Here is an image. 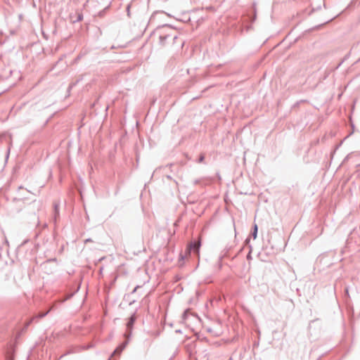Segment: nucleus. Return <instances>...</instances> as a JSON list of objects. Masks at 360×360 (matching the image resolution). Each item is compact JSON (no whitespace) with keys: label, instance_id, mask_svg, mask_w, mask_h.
Here are the masks:
<instances>
[{"label":"nucleus","instance_id":"16","mask_svg":"<svg viewBox=\"0 0 360 360\" xmlns=\"http://www.w3.org/2000/svg\"><path fill=\"white\" fill-rule=\"evenodd\" d=\"M129 8H130V6L128 5V6L127 8L128 15H129Z\"/></svg>","mask_w":360,"mask_h":360},{"label":"nucleus","instance_id":"9","mask_svg":"<svg viewBox=\"0 0 360 360\" xmlns=\"http://www.w3.org/2000/svg\"><path fill=\"white\" fill-rule=\"evenodd\" d=\"M82 20H83V15H82V13H78L77 16V18L73 20V22L75 23L77 22L82 21Z\"/></svg>","mask_w":360,"mask_h":360},{"label":"nucleus","instance_id":"8","mask_svg":"<svg viewBox=\"0 0 360 360\" xmlns=\"http://www.w3.org/2000/svg\"><path fill=\"white\" fill-rule=\"evenodd\" d=\"M79 287H77V290L75 292H72L70 294H68L65 297V298L63 300V302L66 301V300L70 299L79 290Z\"/></svg>","mask_w":360,"mask_h":360},{"label":"nucleus","instance_id":"23","mask_svg":"<svg viewBox=\"0 0 360 360\" xmlns=\"http://www.w3.org/2000/svg\"><path fill=\"white\" fill-rule=\"evenodd\" d=\"M22 186L18 187V190H20V189H22Z\"/></svg>","mask_w":360,"mask_h":360},{"label":"nucleus","instance_id":"24","mask_svg":"<svg viewBox=\"0 0 360 360\" xmlns=\"http://www.w3.org/2000/svg\"><path fill=\"white\" fill-rule=\"evenodd\" d=\"M51 260H53V261H56V259H49V260H48V262L51 261Z\"/></svg>","mask_w":360,"mask_h":360},{"label":"nucleus","instance_id":"10","mask_svg":"<svg viewBox=\"0 0 360 360\" xmlns=\"http://www.w3.org/2000/svg\"><path fill=\"white\" fill-rule=\"evenodd\" d=\"M79 82V79H77V81L74 82H72L70 85H69V87H68V91H70V90L73 88L75 86L77 85V84Z\"/></svg>","mask_w":360,"mask_h":360},{"label":"nucleus","instance_id":"4","mask_svg":"<svg viewBox=\"0 0 360 360\" xmlns=\"http://www.w3.org/2000/svg\"><path fill=\"white\" fill-rule=\"evenodd\" d=\"M60 203L57 202H54L53 203V220L54 223H56L57 219L59 217L60 211H59Z\"/></svg>","mask_w":360,"mask_h":360},{"label":"nucleus","instance_id":"13","mask_svg":"<svg viewBox=\"0 0 360 360\" xmlns=\"http://www.w3.org/2000/svg\"><path fill=\"white\" fill-rule=\"evenodd\" d=\"M171 37L172 38L173 44H175L176 39H178V36L177 35H172V34Z\"/></svg>","mask_w":360,"mask_h":360},{"label":"nucleus","instance_id":"15","mask_svg":"<svg viewBox=\"0 0 360 360\" xmlns=\"http://www.w3.org/2000/svg\"><path fill=\"white\" fill-rule=\"evenodd\" d=\"M91 241H92V240H91V238H87V239H86V240H84V243H89V242H91Z\"/></svg>","mask_w":360,"mask_h":360},{"label":"nucleus","instance_id":"21","mask_svg":"<svg viewBox=\"0 0 360 360\" xmlns=\"http://www.w3.org/2000/svg\"><path fill=\"white\" fill-rule=\"evenodd\" d=\"M138 287H139V286H136V287L134 288V290H133V292H134L136 290V289L138 288Z\"/></svg>","mask_w":360,"mask_h":360},{"label":"nucleus","instance_id":"22","mask_svg":"<svg viewBox=\"0 0 360 360\" xmlns=\"http://www.w3.org/2000/svg\"><path fill=\"white\" fill-rule=\"evenodd\" d=\"M181 259H184V256L181 255Z\"/></svg>","mask_w":360,"mask_h":360},{"label":"nucleus","instance_id":"12","mask_svg":"<svg viewBox=\"0 0 360 360\" xmlns=\"http://www.w3.org/2000/svg\"><path fill=\"white\" fill-rule=\"evenodd\" d=\"M350 155H351V154H348V155H347L344 158V160H343V161H342V164H344V163H345L346 162H347V161L349 160V158H350Z\"/></svg>","mask_w":360,"mask_h":360},{"label":"nucleus","instance_id":"14","mask_svg":"<svg viewBox=\"0 0 360 360\" xmlns=\"http://www.w3.org/2000/svg\"><path fill=\"white\" fill-rule=\"evenodd\" d=\"M252 259V257H251V249L250 250L248 255H247V259L249 260V259Z\"/></svg>","mask_w":360,"mask_h":360},{"label":"nucleus","instance_id":"26","mask_svg":"<svg viewBox=\"0 0 360 360\" xmlns=\"http://www.w3.org/2000/svg\"><path fill=\"white\" fill-rule=\"evenodd\" d=\"M198 180H196V181H195V184H198Z\"/></svg>","mask_w":360,"mask_h":360},{"label":"nucleus","instance_id":"1","mask_svg":"<svg viewBox=\"0 0 360 360\" xmlns=\"http://www.w3.org/2000/svg\"><path fill=\"white\" fill-rule=\"evenodd\" d=\"M136 320V311L133 313L131 316L129 318L128 321L127 323V331L124 334V337L126 339H130L131 334H132V330L134 328V323Z\"/></svg>","mask_w":360,"mask_h":360},{"label":"nucleus","instance_id":"5","mask_svg":"<svg viewBox=\"0 0 360 360\" xmlns=\"http://www.w3.org/2000/svg\"><path fill=\"white\" fill-rule=\"evenodd\" d=\"M172 37V34L166 33L161 34L159 37L160 44L162 46H165L166 44L167 40Z\"/></svg>","mask_w":360,"mask_h":360},{"label":"nucleus","instance_id":"2","mask_svg":"<svg viewBox=\"0 0 360 360\" xmlns=\"http://www.w3.org/2000/svg\"><path fill=\"white\" fill-rule=\"evenodd\" d=\"M200 247V242L193 241L188 245L187 251L188 252L193 251L194 252L197 253L199 252Z\"/></svg>","mask_w":360,"mask_h":360},{"label":"nucleus","instance_id":"17","mask_svg":"<svg viewBox=\"0 0 360 360\" xmlns=\"http://www.w3.org/2000/svg\"><path fill=\"white\" fill-rule=\"evenodd\" d=\"M163 27H167L169 29H171V26L168 25H164Z\"/></svg>","mask_w":360,"mask_h":360},{"label":"nucleus","instance_id":"7","mask_svg":"<svg viewBox=\"0 0 360 360\" xmlns=\"http://www.w3.org/2000/svg\"><path fill=\"white\" fill-rule=\"evenodd\" d=\"M257 231H258L257 225L256 224H255L253 226V231L252 232V236L253 237L254 239H255L257 238Z\"/></svg>","mask_w":360,"mask_h":360},{"label":"nucleus","instance_id":"11","mask_svg":"<svg viewBox=\"0 0 360 360\" xmlns=\"http://www.w3.org/2000/svg\"><path fill=\"white\" fill-rule=\"evenodd\" d=\"M205 155L203 154H201L198 158V162L201 163L204 161Z\"/></svg>","mask_w":360,"mask_h":360},{"label":"nucleus","instance_id":"18","mask_svg":"<svg viewBox=\"0 0 360 360\" xmlns=\"http://www.w3.org/2000/svg\"><path fill=\"white\" fill-rule=\"evenodd\" d=\"M250 242V239L248 238L246 240H245V243H248Z\"/></svg>","mask_w":360,"mask_h":360},{"label":"nucleus","instance_id":"3","mask_svg":"<svg viewBox=\"0 0 360 360\" xmlns=\"http://www.w3.org/2000/svg\"><path fill=\"white\" fill-rule=\"evenodd\" d=\"M129 340V339H126L124 342H123L118 347H117V348L114 350L113 353L112 354V356L120 355L127 345Z\"/></svg>","mask_w":360,"mask_h":360},{"label":"nucleus","instance_id":"6","mask_svg":"<svg viewBox=\"0 0 360 360\" xmlns=\"http://www.w3.org/2000/svg\"><path fill=\"white\" fill-rule=\"evenodd\" d=\"M49 313V310L45 311V312H41L39 314H38L37 315H36L35 316H34L27 324H26V327H27L33 321H34L35 319L38 320L39 319H41V318H44V316H46Z\"/></svg>","mask_w":360,"mask_h":360},{"label":"nucleus","instance_id":"19","mask_svg":"<svg viewBox=\"0 0 360 360\" xmlns=\"http://www.w3.org/2000/svg\"><path fill=\"white\" fill-rule=\"evenodd\" d=\"M224 257V255L219 257V262L222 260V258Z\"/></svg>","mask_w":360,"mask_h":360},{"label":"nucleus","instance_id":"20","mask_svg":"<svg viewBox=\"0 0 360 360\" xmlns=\"http://www.w3.org/2000/svg\"><path fill=\"white\" fill-rule=\"evenodd\" d=\"M186 316V311H184V313L183 314L184 318H185Z\"/></svg>","mask_w":360,"mask_h":360},{"label":"nucleus","instance_id":"25","mask_svg":"<svg viewBox=\"0 0 360 360\" xmlns=\"http://www.w3.org/2000/svg\"><path fill=\"white\" fill-rule=\"evenodd\" d=\"M340 65H341V63H339V65H338L337 68H338Z\"/></svg>","mask_w":360,"mask_h":360}]
</instances>
